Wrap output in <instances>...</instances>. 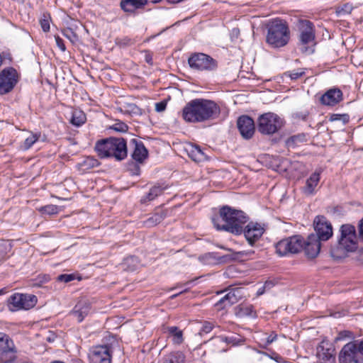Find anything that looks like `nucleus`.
<instances>
[{
	"label": "nucleus",
	"instance_id": "obj_29",
	"mask_svg": "<svg viewBox=\"0 0 363 363\" xmlns=\"http://www.w3.org/2000/svg\"><path fill=\"white\" fill-rule=\"evenodd\" d=\"M166 217V212L163 210H160L155 212L151 217L148 218L144 221L145 226L150 228L161 223Z\"/></svg>",
	"mask_w": 363,
	"mask_h": 363
},
{
	"label": "nucleus",
	"instance_id": "obj_12",
	"mask_svg": "<svg viewBox=\"0 0 363 363\" xmlns=\"http://www.w3.org/2000/svg\"><path fill=\"white\" fill-rule=\"evenodd\" d=\"M37 297L33 294H14L9 299L11 311L28 310L35 306Z\"/></svg>",
	"mask_w": 363,
	"mask_h": 363
},
{
	"label": "nucleus",
	"instance_id": "obj_19",
	"mask_svg": "<svg viewBox=\"0 0 363 363\" xmlns=\"http://www.w3.org/2000/svg\"><path fill=\"white\" fill-rule=\"evenodd\" d=\"M129 147L132 150V158L139 163H143L148 157V151L143 143L136 138L130 140Z\"/></svg>",
	"mask_w": 363,
	"mask_h": 363
},
{
	"label": "nucleus",
	"instance_id": "obj_24",
	"mask_svg": "<svg viewBox=\"0 0 363 363\" xmlns=\"http://www.w3.org/2000/svg\"><path fill=\"white\" fill-rule=\"evenodd\" d=\"M189 157L196 162H201L208 159L206 153L201 150L200 146L197 145L190 144L186 148Z\"/></svg>",
	"mask_w": 363,
	"mask_h": 363
},
{
	"label": "nucleus",
	"instance_id": "obj_23",
	"mask_svg": "<svg viewBox=\"0 0 363 363\" xmlns=\"http://www.w3.org/2000/svg\"><path fill=\"white\" fill-rule=\"evenodd\" d=\"M320 172L315 171L306 179V185L302 188L303 193L311 196L315 193V187L320 182Z\"/></svg>",
	"mask_w": 363,
	"mask_h": 363
},
{
	"label": "nucleus",
	"instance_id": "obj_28",
	"mask_svg": "<svg viewBox=\"0 0 363 363\" xmlns=\"http://www.w3.org/2000/svg\"><path fill=\"white\" fill-rule=\"evenodd\" d=\"M167 189V186L162 187L160 185H155L152 186L150 189L148 194H147L145 196H144L140 201L142 203H145L147 201H150L154 200L155 198H157L158 196L161 195L164 190Z\"/></svg>",
	"mask_w": 363,
	"mask_h": 363
},
{
	"label": "nucleus",
	"instance_id": "obj_10",
	"mask_svg": "<svg viewBox=\"0 0 363 363\" xmlns=\"http://www.w3.org/2000/svg\"><path fill=\"white\" fill-rule=\"evenodd\" d=\"M189 67L197 71H214L218 67V62L210 55L202 52H195L188 59Z\"/></svg>",
	"mask_w": 363,
	"mask_h": 363
},
{
	"label": "nucleus",
	"instance_id": "obj_51",
	"mask_svg": "<svg viewBox=\"0 0 363 363\" xmlns=\"http://www.w3.org/2000/svg\"><path fill=\"white\" fill-rule=\"evenodd\" d=\"M308 113L307 111L300 112V113H296V117L297 118L301 119L303 121H306L307 117H308Z\"/></svg>",
	"mask_w": 363,
	"mask_h": 363
},
{
	"label": "nucleus",
	"instance_id": "obj_18",
	"mask_svg": "<svg viewBox=\"0 0 363 363\" xmlns=\"http://www.w3.org/2000/svg\"><path fill=\"white\" fill-rule=\"evenodd\" d=\"M242 296V289L233 288L216 303V307L218 310L230 307L236 303L241 298Z\"/></svg>",
	"mask_w": 363,
	"mask_h": 363
},
{
	"label": "nucleus",
	"instance_id": "obj_22",
	"mask_svg": "<svg viewBox=\"0 0 363 363\" xmlns=\"http://www.w3.org/2000/svg\"><path fill=\"white\" fill-rule=\"evenodd\" d=\"M342 100V92L339 89H330L320 99L322 104L333 106Z\"/></svg>",
	"mask_w": 363,
	"mask_h": 363
},
{
	"label": "nucleus",
	"instance_id": "obj_27",
	"mask_svg": "<svg viewBox=\"0 0 363 363\" xmlns=\"http://www.w3.org/2000/svg\"><path fill=\"white\" fill-rule=\"evenodd\" d=\"M89 309V304L85 302H80L74 306L72 311V315L77 318L79 323H80L88 315Z\"/></svg>",
	"mask_w": 363,
	"mask_h": 363
},
{
	"label": "nucleus",
	"instance_id": "obj_2",
	"mask_svg": "<svg viewBox=\"0 0 363 363\" xmlns=\"http://www.w3.org/2000/svg\"><path fill=\"white\" fill-rule=\"evenodd\" d=\"M248 220V216L242 211L223 206L220 208L218 214L212 218V223L217 230L239 235L242 233L243 226Z\"/></svg>",
	"mask_w": 363,
	"mask_h": 363
},
{
	"label": "nucleus",
	"instance_id": "obj_37",
	"mask_svg": "<svg viewBox=\"0 0 363 363\" xmlns=\"http://www.w3.org/2000/svg\"><path fill=\"white\" fill-rule=\"evenodd\" d=\"M184 356L181 352L171 354L168 356L164 363H184Z\"/></svg>",
	"mask_w": 363,
	"mask_h": 363
},
{
	"label": "nucleus",
	"instance_id": "obj_6",
	"mask_svg": "<svg viewBox=\"0 0 363 363\" xmlns=\"http://www.w3.org/2000/svg\"><path fill=\"white\" fill-rule=\"evenodd\" d=\"M283 125L282 119L274 113H265L257 119V129L264 135H272L277 132Z\"/></svg>",
	"mask_w": 363,
	"mask_h": 363
},
{
	"label": "nucleus",
	"instance_id": "obj_11",
	"mask_svg": "<svg viewBox=\"0 0 363 363\" xmlns=\"http://www.w3.org/2000/svg\"><path fill=\"white\" fill-rule=\"evenodd\" d=\"M19 74L17 70L8 67L0 72V95L11 92L19 81Z\"/></svg>",
	"mask_w": 363,
	"mask_h": 363
},
{
	"label": "nucleus",
	"instance_id": "obj_17",
	"mask_svg": "<svg viewBox=\"0 0 363 363\" xmlns=\"http://www.w3.org/2000/svg\"><path fill=\"white\" fill-rule=\"evenodd\" d=\"M335 354L333 342H320L316 347V355L320 360L335 362Z\"/></svg>",
	"mask_w": 363,
	"mask_h": 363
},
{
	"label": "nucleus",
	"instance_id": "obj_50",
	"mask_svg": "<svg viewBox=\"0 0 363 363\" xmlns=\"http://www.w3.org/2000/svg\"><path fill=\"white\" fill-rule=\"evenodd\" d=\"M358 229L359 235L357 238L359 240L363 241V218L359 223Z\"/></svg>",
	"mask_w": 363,
	"mask_h": 363
},
{
	"label": "nucleus",
	"instance_id": "obj_42",
	"mask_svg": "<svg viewBox=\"0 0 363 363\" xmlns=\"http://www.w3.org/2000/svg\"><path fill=\"white\" fill-rule=\"evenodd\" d=\"M111 128L117 132L125 133L128 130V125L123 122L115 123Z\"/></svg>",
	"mask_w": 363,
	"mask_h": 363
},
{
	"label": "nucleus",
	"instance_id": "obj_41",
	"mask_svg": "<svg viewBox=\"0 0 363 363\" xmlns=\"http://www.w3.org/2000/svg\"><path fill=\"white\" fill-rule=\"evenodd\" d=\"M62 33L63 35L68 38L72 43L78 40L77 35L71 28L65 29Z\"/></svg>",
	"mask_w": 363,
	"mask_h": 363
},
{
	"label": "nucleus",
	"instance_id": "obj_3",
	"mask_svg": "<svg viewBox=\"0 0 363 363\" xmlns=\"http://www.w3.org/2000/svg\"><path fill=\"white\" fill-rule=\"evenodd\" d=\"M95 150L101 158L113 157L121 161L128 156L127 142L123 138L110 137L99 140Z\"/></svg>",
	"mask_w": 363,
	"mask_h": 363
},
{
	"label": "nucleus",
	"instance_id": "obj_34",
	"mask_svg": "<svg viewBox=\"0 0 363 363\" xmlns=\"http://www.w3.org/2000/svg\"><path fill=\"white\" fill-rule=\"evenodd\" d=\"M11 244L7 242H0V263L7 258L8 253L11 251Z\"/></svg>",
	"mask_w": 363,
	"mask_h": 363
},
{
	"label": "nucleus",
	"instance_id": "obj_33",
	"mask_svg": "<svg viewBox=\"0 0 363 363\" xmlns=\"http://www.w3.org/2000/svg\"><path fill=\"white\" fill-rule=\"evenodd\" d=\"M165 333H167L168 338H173L176 340L182 339L183 332L179 328L176 326L167 327L165 330Z\"/></svg>",
	"mask_w": 363,
	"mask_h": 363
},
{
	"label": "nucleus",
	"instance_id": "obj_46",
	"mask_svg": "<svg viewBox=\"0 0 363 363\" xmlns=\"http://www.w3.org/2000/svg\"><path fill=\"white\" fill-rule=\"evenodd\" d=\"M55 39L56 41L57 46L60 49L61 51L65 52L66 50V47L64 43V40L62 38H60L58 35H55Z\"/></svg>",
	"mask_w": 363,
	"mask_h": 363
},
{
	"label": "nucleus",
	"instance_id": "obj_30",
	"mask_svg": "<svg viewBox=\"0 0 363 363\" xmlns=\"http://www.w3.org/2000/svg\"><path fill=\"white\" fill-rule=\"evenodd\" d=\"M99 161L93 157H86L83 160L77 164L78 169L83 172L99 166Z\"/></svg>",
	"mask_w": 363,
	"mask_h": 363
},
{
	"label": "nucleus",
	"instance_id": "obj_7",
	"mask_svg": "<svg viewBox=\"0 0 363 363\" xmlns=\"http://www.w3.org/2000/svg\"><path fill=\"white\" fill-rule=\"evenodd\" d=\"M340 363H363V342H348L339 354Z\"/></svg>",
	"mask_w": 363,
	"mask_h": 363
},
{
	"label": "nucleus",
	"instance_id": "obj_57",
	"mask_svg": "<svg viewBox=\"0 0 363 363\" xmlns=\"http://www.w3.org/2000/svg\"><path fill=\"white\" fill-rule=\"evenodd\" d=\"M340 114H333L330 116L331 121H340Z\"/></svg>",
	"mask_w": 363,
	"mask_h": 363
},
{
	"label": "nucleus",
	"instance_id": "obj_36",
	"mask_svg": "<svg viewBox=\"0 0 363 363\" xmlns=\"http://www.w3.org/2000/svg\"><path fill=\"white\" fill-rule=\"evenodd\" d=\"M121 111L128 114H139L140 113V109L134 104H126L123 108H121Z\"/></svg>",
	"mask_w": 363,
	"mask_h": 363
},
{
	"label": "nucleus",
	"instance_id": "obj_52",
	"mask_svg": "<svg viewBox=\"0 0 363 363\" xmlns=\"http://www.w3.org/2000/svg\"><path fill=\"white\" fill-rule=\"evenodd\" d=\"M1 57H2V62L6 60H8L9 62H11L12 61V57L10 53H4V52L3 55H1Z\"/></svg>",
	"mask_w": 363,
	"mask_h": 363
},
{
	"label": "nucleus",
	"instance_id": "obj_48",
	"mask_svg": "<svg viewBox=\"0 0 363 363\" xmlns=\"http://www.w3.org/2000/svg\"><path fill=\"white\" fill-rule=\"evenodd\" d=\"M212 329L213 325L211 323H205L202 327L200 334H201L202 333H208L212 330Z\"/></svg>",
	"mask_w": 363,
	"mask_h": 363
},
{
	"label": "nucleus",
	"instance_id": "obj_40",
	"mask_svg": "<svg viewBox=\"0 0 363 363\" xmlns=\"http://www.w3.org/2000/svg\"><path fill=\"white\" fill-rule=\"evenodd\" d=\"M39 211L43 214L55 215V214H57L58 212V207L56 205L50 204V205H47V206L41 207L39 209Z\"/></svg>",
	"mask_w": 363,
	"mask_h": 363
},
{
	"label": "nucleus",
	"instance_id": "obj_45",
	"mask_svg": "<svg viewBox=\"0 0 363 363\" xmlns=\"http://www.w3.org/2000/svg\"><path fill=\"white\" fill-rule=\"evenodd\" d=\"M352 10V5L349 4H344L341 9L338 11L339 14H348L350 13Z\"/></svg>",
	"mask_w": 363,
	"mask_h": 363
},
{
	"label": "nucleus",
	"instance_id": "obj_13",
	"mask_svg": "<svg viewBox=\"0 0 363 363\" xmlns=\"http://www.w3.org/2000/svg\"><path fill=\"white\" fill-rule=\"evenodd\" d=\"M89 357L93 363H111L112 350L108 345H98L89 350Z\"/></svg>",
	"mask_w": 363,
	"mask_h": 363
},
{
	"label": "nucleus",
	"instance_id": "obj_20",
	"mask_svg": "<svg viewBox=\"0 0 363 363\" xmlns=\"http://www.w3.org/2000/svg\"><path fill=\"white\" fill-rule=\"evenodd\" d=\"M302 250H304L306 255L310 259L317 257L320 250V242L318 240V237L314 234L309 235L307 240H304Z\"/></svg>",
	"mask_w": 363,
	"mask_h": 363
},
{
	"label": "nucleus",
	"instance_id": "obj_38",
	"mask_svg": "<svg viewBox=\"0 0 363 363\" xmlns=\"http://www.w3.org/2000/svg\"><path fill=\"white\" fill-rule=\"evenodd\" d=\"M305 74V69L300 68L292 71H288L284 73L286 77H289L292 80H296Z\"/></svg>",
	"mask_w": 363,
	"mask_h": 363
},
{
	"label": "nucleus",
	"instance_id": "obj_64",
	"mask_svg": "<svg viewBox=\"0 0 363 363\" xmlns=\"http://www.w3.org/2000/svg\"><path fill=\"white\" fill-rule=\"evenodd\" d=\"M151 60H152L151 57H150V58L149 57H146L147 62L150 63Z\"/></svg>",
	"mask_w": 363,
	"mask_h": 363
},
{
	"label": "nucleus",
	"instance_id": "obj_49",
	"mask_svg": "<svg viewBox=\"0 0 363 363\" xmlns=\"http://www.w3.org/2000/svg\"><path fill=\"white\" fill-rule=\"evenodd\" d=\"M121 45L123 46H129L133 44V41L132 39L125 37L121 40V41L118 43Z\"/></svg>",
	"mask_w": 363,
	"mask_h": 363
},
{
	"label": "nucleus",
	"instance_id": "obj_61",
	"mask_svg": "<svg viewBox=\"0 0 363 363\" xmlns=\"http://www.w3.org/2000/svg\"><path fill=\"white\" fill-rule=\"evenodd\" d=\"M160 1H162V0H149V2L152 3V4H157V3H160Z\"/></svg>",
	"mask_w": 363,
	"mask_h": 363
},
{
	"label": "nucleus",
	"instance_id": "obj_55",
	"mask_svg": "<svg viewBox=\"0 0 363 363\" xmlns=\"http://www.w3.org/2000/svg\"><path fill=\"white\" fill-rule=\"evenodd\" d=\"M277 337V335L274 333V332H272L266 339V340H271V341H273V340H275Z\"/></svg>",
	"mask_w": 363,
	"mask_h": 363
},
{
	"label": "nucleus",
	"instance_id": "obj_39",
	"mask_svg": "<svg viewBox=\"0 0 363 363\" xmlns=\"http://www.w3.org/2000/svg\"><path fill=\"white\" fill-rule=\"evenodd\" d=\"M354 335L353 333H352L350 330H342L340 331L337 336L335 338L334 340H354Z\"/></svg>",
	"mask_w": 363,
	"mask_h": 363
},
{
	"label": "nucleus",
	"instance_id": "obj_44",
	"mask_svg": "<svg viewBox=\"0 0 363 363\" xmlns=\"http://www.w3.org/2000/svg\"><path fill=\"white\" fill-rule=\"evenodd\" d=\"M43 16L44 18L40 20V24L44 32H48L50 30V21L45 15Z\"/></svg>",
	"mask_w": 363,
	"mask_h": 363
},
{
	"label": "nucleus",
	"instance_id": "obj_14",
	"mask_svg": "<svg viewBox=\"0 0 363 363\" xmlns=\"http://www.w3.org/2000/svg\"><path fill=\"white\" fill-rule=\"evenodd\" d=\"M314 229L318 237V240H328L333 235V228L324 216H316L313 221Z\"/></svg>",
	"mask_w": 363,
	"mask_h": 363
},
{
	"label": "nucleus",
	"instance_id": "obj_15",
	"mask_svg": "<svg viewBox=\"0 0 363 363\" xmlns=\"http://www.w3.org/2000/svg\"><path fill=\"white\" fill-rule=\"evenodd\" d=\"M264 232V230L260 224L250 222L245 228L243 227L242 233L249 245L253 246L259 240Z\"/></svg>",
	"mask_w": 363,
	"mask_h": 363
},
{
	"label": "nucleus",
	"instance_id": "obj_4",
	"mask_svg": "<svg viewBox=\"0 0 363 363\" xmlns=\"http://www.w3.org/2000/svg\"><path fill=\"white\" fill-rule=\"evenodd\" d=\"M290 40V30L287 22L280 18L272 20L267 25L266 42L274 48H279L288 44Z\"/></svg>",
	"mask_w": 363,
	"mask_h": 363
},
{
	"label": "nucleus",
	"instance_id": "obj_47",
	"mask_svg": "<svg viewBox=\"0 0 363 363\" xmlns=\"http://www.w3.org/2000/svg\"><path fill=\"white\" fill-rule=\"evenodd\" d=\"M167 107V103L165 101H160L155 104V110L157 112H162L165 110Z\"/></svg>",
	"mask_w": 363,
	"mask_h": 363
},
{
	"label": "nucleus",
	"instance_id": "obj_53",
	"mask_svg": "<svg viewBox=\"0 0 363 363\" xmlns=\"http://www.w3.org/2000/svg\"><path fill=\"white\" fill-rule=\"evenodd\" d=\"M237 254L239 255H241V256H244V255L245 256H250L252 254H254V251L253 250H243V251L237 252Z\"/></svg>",
	"mask_w": 363,
	"mask_h": 363
},
{
	"label": "nucleus",
	"instance_id": "obj_60",
	"mask_svg": "<svg viewBox=\"0 0 363 363\" xmlns=\"http://www.w3.org/2000/svg\"><path fill=\"white\" fill-rule=\"evenodd\" d=\"M266 289H264L263 287L259 289L258 291H257V295L258 296H260L262 294H264V292L265 291Z\"/></svg>",
	"mask_w": 363,
	"mask_h": 363
},
{
	"label": "nucleus",
	"instance_id": "obj_1",
	"mask_svg": "<svg viewBox=\"0 0 363 363\" xmlns=\"http://www.w3.org/2000/svg\"><path fill=\"white\" fill-rule=\"evenodd\" d=\"M219 106L213 101L195 99L189 101L182 109V118L188 123H202L218 117Z\"/></svg>",
	"mask_w": 363,
	"mask_h": 363
},
{
	"label": "nucleus",
	"instance_id": "obj_31",
	"mask_svg": "<svg viewBox=\"0 0 363 363\" xmlns=\"http://www.w3.org/2000/svg\"><path fill=\"white\" fill-rule=\"evenodd\" d=\"M86 117L85 113L80 110H75L72 113L71 118V123L77 127H79L86 122Z\"/></svg>",
	"mask_w": 363,
	"mask_h": 363
},
{
	"label": "nucleus",
	"instance_id": "obj_9",
	"mask_svg": "<svg viewBox=\"0 0 363 363\" xmlns=\"http://www.w3.org/2000/svg\"><path fill=\"white\" fill-rule=\"evenodd\" d=\"M303 242L304 239L301 235L289 237L276 244V252L280 256L296 254L302 250Z\"/></svg>",
	"mask_w": 363,
	"mask_h": 363
},
{
	"label": "nucleus",
	"instance_id": "obj_58",
	"mask_svg": "<svg viewBox=\"0 0 363 363\" xmlns=\"http://www.w3.org/2000/svg\"><path fill=\"white\" fill-rule=\"evenodd\" d=\"M132 171L133 175H139L140 174V167L138 165H135L134 167V170Z\"/></svg>",
	"mask_w": 363,
	"mask_h": 363
},
{
	"label": "nucleus",
	"instance_id": "obj_8",
	"mask_svg": "<svg viewBox=\"0 0 363 363\" xmlns=\"http://www.w3.org/2000/svg\"><path fill=\"white\" fill-rule=\"evenodd\" d=\"M340 232L338 247L347 252L355 251L357 249L358 240L355 227L351 224H343L340 228Z\"/></svg>",
	"mask_w": 363,
	"mask_h": 363
},
{
	"label": "nucleus",
	"instance_id": "obj_62",
	"mask_svg": "<svg viewBox=\"0 0 363 363\" xmlns=\"http://www.w3.org/2000/svg\"><path fill=\"white\" fill-rule=\"evenodd\" d=\"M186 291V290L183 291H181L180 293L179 294H174L171 296L172 298H174L176 297H177L179 294H182L183 292Z\"/></svg>",
	"mask_w": 363,
	"mask_h": 363
},
{
	"label": "nucleus",
	"instance_id": "obj_21",
	"mask_svg": "<svg viewBox=\"0 0 363 363\" xmlns=\"http://www.w3.org/2000/svg\"><path fill=\"white\" fill-rule=\"evenodd\" d=\"M16 352L13 342H0V360L1 362H13L16 359Z\"/></svg>",
	"mask_w": 363,
	"mask_h": 363
},
{
	"label": "nucleus",
	"instance_id": "obj_32",
	"mask_svg": "<svg viewBox=\"0 0 363 363\" xmlns=\"http://www.w3.org/2000/svg\"><path fill=\"white\" fill-rule=\"evenodd\" d=\"M307 140V135L305 133H298L289 138L286 140V145L289 147H294L299 143H304Z\"/></svg>",
	"mask_w": 363,
	"mask_h": 363
},
{
	"label": "nucleus",
	"instance_id": "obj_5",
	"mask_svg": "<svg viewBox=\"0 0 363 363\" xmlns=\"http://www.w3.org/2000/svg\"><path fill=\"white\" fill-rule=\"evenodd\" d=\"M298 45L301 52L313 53L315 43V28L313 23L306 19H299L296 23Z\"/></svg>",
	"mask_w": 363,
	"mask_h": 363
},
{
	"label": "nucleus",
	"instance_id": "obj_59",
	"mask_svg": "<svg viewBox=\"0 0 363 363\" xmlns=\"http://www.w3.org/2000/svg\"><path fill=\"white\" fill-rule=\"evenodd\" d=\"M340 118H341L340 120L342 121L344 123L348 122V121H349V116L347 114H343V115L340 114Z\"/></svg>",
	"mask_w": 363,
	"mask_h": 363
},
{
	"label": "nucleus",
	"instance_id": "obj_25",
	"mask_svg": "<svg viewBox=\"0 0 363 363\" xmlns=\"http://www.w3.org/2000/svg\"><path fill=\"white\" fill-rule=\"evenodd\" d=\"M149 3V0H121V7L125 12L133 13L142 9Z\"/></svg>",
	"mask_w": 363,
	"mask_h": 363
},
{
	"label": "nucleus",
	"instance_id": "obj_54",
	"mask_svg": "<svg viewBox=\"0 0 363 363\" xmlns=\"http://www.w3.org/2000/svg\"><path fill=\"white\" fill-rule=\"evenodd\" d=\"M0 340H11V338L4 333H0Z\"/></svg>",
	"mask_w": 363,
	"mask_h": 363
},
{
	"label": "nucleus",
	"instance_id": "obj_26",
	"mask_svg": "<svg viewBox=\"0 0 363 363\" xmlns=\"http://www.w3.org/2000/svg\"><path fill=\"white\" fill-rule=\"evenodd\" d=\"M235 315L240 318H256L257 315L254 306L250 304H242L235 308Z\"/></svg>",
	"mask_w": 363,
	"mask_h": 363
},
{
	"label": "nucleus",
	"instance_id": "obj_63",
	"mask_svg": "<svg viewBox=\"0 0 363 363\" xmlns=\"http://www.w3.org/2000/svg\"><path fill=\"white\" fill-rule=\"evenodd\" d=\"M135 259V258L134 257H131L127 259V261H134Z\"/></svg>",
	"mask_w": 363,
	"mask_h": 363
},
{
	"label": "nucleus",
	"instance_id": "obj_56",
	"mask_svg": "<svg viewBox=\"0 0 363 363\" xmlns=\"http://www.w3.org/2000/svg\"><path fill=\"white\" fill-rule=\"evenodd\" d=\"M273 286L272 281H266L263 286V289L266 290L270 289Z\"/></svg>",
	"mask_w": 363,
	"mask_h": 363
},
{
	"label": "nucleus",
	"instance_id": "obj_35",
	"mask_svg": "<svg viewBox=\"0 0 363 363\" xmlns=\"http://www.w3.org/2000/svg\"><path fill=\"white\" fill-rule=\"evenodd\" d=\"M40 134H31L24 140L23 145H21V148L24 150H27L32 147V145L38 141L39 139Z\"/></svg>",
	"mask_w": 363,
	"mask_h": 363
},
{
	"label": "nucleus",
	"instance_id": "obj_43",
	"mask_svg": "<svg viewBox=\"0 0 363 363\" xmlns=\"http://www.w3.org/2000/svg\"><path fill=\"white\" fill-rule=\"evenodd\" d=\"M74 279V274H60L57 277V280L59 281L68 283L72 280Z\"/></svg>",
	"mask_w": 363,
	"mask_h": 363
},
{
	"label": "nucleus",
	"instance_id": "obj_16",
	"mask_svg": "<svg viewBox=\"0 0 363 363\" xmlns=\"http://www.w3.org/2000/svg\"><path fill=\"white\" fill-rule=\"evenodd\" d=\"M237 126L243 138L248 140L253 136L255 125L253 119L250 116L246 115L240 116L237 121Z\"/></svg>",
	"mask_w": 363,
	"mask_h": 363
}]
</instances>
